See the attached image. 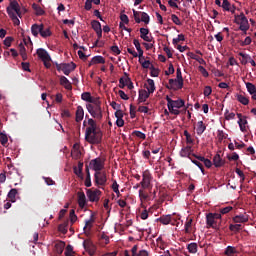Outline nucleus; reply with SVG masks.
Listing matches in <instances>:
<instances>
[{"instance_id":"1","label":"nucleus","mask_w":256,"mask_h":256,"mask_svg":"<svg viewBox=\"0 0 256 256\" xmlns=\"http://www.w3.org/2000/svg\"><path fill=\"white\" fill-rule=\"evenodd\" d=\"M86 109L89 115L93 118L87 119V128L84 138L87 143L92 145L101 144L103 140V131L99 128L96 121L101 122L103 119V110L101 104H86Z\"/></svg>"},{"instance_id":"2","label":"nucleus","mask_w":256,"mask_h":256,"mask_svg":"<svg viewBox=\"0 0 256 256\" xmlns=\"http://www.w3.org/2000/svg\"><path fill=\"white\" fill-rule=\"evenodd\" d=\"M7 15L12 20L14 26H19V19L22 18L21 8L19 7L18 1H12L9 3V6L6 8Z\"/></svg>"},{"instance_id":"3","label":"nucleus","mask_w":256,"mask_h":256,"mask_svg":"<svg viewBox=\"0 0 256 256\" xmlns=\"http://www.w3.org/2000/svg\"><path fill=\"white\" fill-rule=\"evenodd\" d=\"M166 102H168V111L171 115L179 116L181 114V108L185 107V101L183 99L173 100L166 96Z\"/></svg>"},{"instance_id":"4","label":"nucleus","mask_w":256,"mask_h":256,"mask_svg":"<svg viewBox=\"0 0 256 256\" xmlns=\"http://www.w3.org/2000/svg\"><path fill=\"white\" fill-rule=\"evenodd\" d=\"M234 18L236 19L234 23L239 25V31H243V35H246V32L250 29L248 18L243 13L235 15Z\"/></svg>"},{"instance_id":"5","label":"nucleus","mask_w":256,"mask_h":256,"mask_svg":"<svg viewBox=\"0 0 256 256\" xmlns=\"http://www.w3.org/2000/svg\"><path fill=\"white\" fill-rule=\"evenodd\" d=\"M152 174L151 171L149 170H145L144 172H142V181H140V185H142V189L144 190H152Z\"/></svg>"},{"instance_id":"6","label":"nucleus","mask_w":256,"mask_h":256,"mask_svg":"<svg viewBox=\"0 0 256 256\" xmlns=\"http://www.w3.org/2000/svg\"><path fill=\"white\" fill-rule=\"evenodd\" d=\"M55 66L57 68V71L60 72H64L65 76H69L71 74V72H73L74 70H76V64L74 62H70V63H55Z\"/></svg>"},{"instance_id":"7","label":"nucleus","mask_w":256,"mask_h":256,"mask_svg":"<svg viewBox=\"0 0 256 256\" xmlns=\"http://www.w3.org/2000/svg\"><path fill=\"white\" fill-rule=\"evenodd\" d=\"M89 165L96 173L101 172L105 168V162L101 158H96L89 162Z\"/></svg>"},{"instance_id":"8","label":"nucleus","mask_w":256,"mask_h":256,"mask_svg":"<svg viewBox=\"0 0 256 256\" xmlns=\"http://www.w3.org/2000/svg\"><path fill=\"white\" fill-rule=\"evenodd\" d=\"M86 195H87V199H89V202L98 203L99 197H101V191L89 189L87 190Z\"/></svg>"},{"instance_id":"9","label":"nucleus","mask_w":256,"mask_h":256,"mask_svg":"<svg viewBox=\"0 0 256 256\" xmlns=\"http://www.w3.org/2000/svg\"><path fill=\"white\" fill-rule=\"evenodd\" d=\"M82 247H84V250H86L89 256H94V254L96 253V246L89 239H86L84 240V242H82Z\"/></svg>"},{"instance_id":"10","label":"nucleus","mask_w":256,"mask_h":256,"mask_svg":"<svg viewBox=\"0 0 256 256\" xmlns=\"http://www.w3.org/2000/svg\"><path fill=\"white\" fill-rule=\"evenodd\" d=\"M106 173L105 172H95L94 173V183L96 185L104 187L106 185Z\"/></svg>"},{"instance_id":"11","label":"nucleus","mask_w":256,"mask_h":256,"mask_svg":"<svg viewBox=\"0 0 256 256\" xmlns=\"http://www.w3.org/2000/svg\"><path fill=\"white\" fill-rule=\"evenodd\" d=\"M166 88L169 90L177 91L179 89L183 88V80H177V79H169L168 85H166Z\"/></svg>"},{"instance_id":"12","label":"nucleus","mask_w":256,"mask_h":256,"mask_svg":"<svg viewBox=\"0 0 256 256\" xmlns=\"http://www.w3.org/2000/svg\"><path fill=\"white\" fill-rule=\"evenodd\" d=\"M81 99L86 101L87 103H89V105L101 104V102L99 101V98H95V97L91 96V93H89V92L82 93Z\"/></svg>"},{"instance_id":"13","label":"nucleus","mask_w":256,"mask_h":256,"mask_svg":"<svg viewBox=\"0 0 256 256\" xmlns=\"http://www.w3.org/2000/svg\"><path fill=\"white\" fill-rule=\"evenodd\" d=\"M36 55H38V58H40L42 62L52 61V58H50V55H48L47 50H45L43 48L37 49Z\"/></svg>"},{"instance_id":"14","label":"nucleus","mask_w":256,"mask_h":256,"mask_svg":"<svg viewBox=\"0 0 256 256\" xmlns=\"http://www.w3.org/2000/svg\"><path fill=\"white\" fill-rule=\"evenodd\" d=\"M193 155H195V154H193L192 146H186V147L181 148V150H180V157L188 158V159L192 160Z\"/></svg>"},{"instance_id":"15","label":"nucleus","mask_w":256,"mask_h":256,"mask_svg":"<svg viewBox=\"0 0 256 256\" xmlns=\"http://www.w3.org/2000/svg\"><path fill=\"white\" fill-rule=\"evenodd\" d=\"M152 93H149V91H146L144 89L139 90V99H138V103H144L146 102L147 99H149V95H151Z\"/></svg>"},{"instance_id":"16","label":"nucleus","mask_w":256,"mask_h":256,"mask_svg":"<svg viewBox=\"0 0 256 256\" xmlns=\"http://www.w3.org/2000/svg\"><path fill=\"white\" fill-rule=\"evenodd\" d=\"M77 204H79L81 208L86 206V195L84 192H77Z\"/></svg>"},{"instance_id":"17","label":"nucleus","mask_w":256,"mask_h":256,"mask_svg":"<svg viewBox=\"0 0 256 256\" xmlns=\"http://www.w3.org/2000/svg\"><path fill=\"white\" fill-rule=\"evenodd\" d=\"M44 26L43 24L38 25V24H33L31 25V34H33V36L38 37V33L44 31Z\"/></svg>"},{"instance_id":"18","label":"nucleus","mask_w":256,"mask_h":256,"mask_svg":"<svg viewBox=\"0 0 256 256\" xmlns=\"http://www.w3.org/2000/svg\"><path fill=\"white\" fill-rule=\"evenodd\" d=\"M232 222H234V224H244V223L248 222V216L236 215L232 218Z\"/></svg>"},{"instance_id":"19","label":"nucleus","mask_w":256,"mask_h":256,"mask_svg":"<svg viewBox=\"0 0 256 256\" xmlns=\"http://www.w3.org/2000/svg\"><path fill=\"white\" fill-rule=\"evenodd\" d=\"M60 85L64 86L65 90L71 91L72 90V84L69 82V79L65 76L60 77Z\"/></svg>"},{"instance_id":"20","label":"nucleus","mask_w":256,"mask_h":256,"mask_svg":"<svg viewBox=\"0 0 256 256\" xmlns=\"http://www.w3.org/2000/svg\"><path fill=\"white\" fill-rule=\"evenodd\" d=\"M91 27L93 28L94 32H96L98 38H101V24L99 23V21H91Z\"/></svg>"},{"instance_id":"21","label":"nucleus","mask_w":256,"mask_h":256,"mask_svg":"<svg viewBox=\"0 0 256 256\" xmlns=\"http://www.w3.org/2000/svg\"><path fill=\"white\" fill-rule=\"evenodd\" d=\"M239 57H241V65H247L248 62H252L254 61L250 55L243 53V52H239L238 53Z\"/></svg>"},{"instance_id":"22","label":"nucleus","mask_w":256,"mask_h":256,"mask_svg":"<svg viewBox=\"0 0 256 256\" xmlns=\"http://www.w3.org/2000/svg\"><path fill=\"white\" fill-rule=\"evenodd\" d=\"M95 222V218H94V213L91 214L90 218L86 220L85 222V226H84V231H91V229L93 228V224Z\"/></svg>"},{"instance_id":"23","label":"nucleus","mask_w":256,"mask_h":256,"mask_svg":"<svg viewBox=\"0 0 256 256\" xmlns=\"http://www.w3.org/2000/svg\"><path fill=\"white\" fill-rule=\"evenodd\" d=\"M84 119V110L82 106H77L76 109V122L80 123Z\"/></svg>"},{"instance_id":"24","label":"nucleus","mask_w":256,"mask_h":256,"mask_svg":"<svg viewBox=\"0 0 256 256\" xmlns=\"http://www.w3.org/2000/svg\"><path fill=\"white\" fill-rule=\"evenodd\" d=\"M146 92L149 93H154V91H156V86L154 85V80L152 79H147V84L144 85Z\"/></svg>"},{"instance_id":"25","label":"nucleus","mask_w":256,"mask_h":256,"mask_svg":"<svg viewBox=\"0 0 256 256\" xmlns=\"http://www.w3.org/2000/svg\"><path fill=\"white\" fill-rule=\"evenodd\" d=\"M65 248L67 247H65L64 241H58L57 243H55V252H57L58 255H62Z\"/></svg>"},{"instance_id":"26","label":"nucleus","mask_w":256,"mask_h":256,"mask_svg":"<svg viewBox=\"0 0 256 256\" xmlns=\"http://www.w3.org/2000/svg\"><path fill=\"white\" fill-rule=\"evenodd\" d=\"M149 29L147 28H140V38L145 42H151V38H149Z\"/></svg>"},{"instance_id":"27","label":"nucleus","mask_w":256,"mask_h":256,"mask_svg":"<svg viewBox=\"0 0 256 256\" xmlns=\"http://www.w3.org/2000/svg\"><path fill=\"white\" fill-rule=\"evenodd\" d=\"M16 195H18V190L17 189H11L7 193V199H9V202L16 203Z\"/></svg>"},{"instance_id":"28","label":"nucleus","mask_w":256,"mask_h":256,"mask_svg":"<svg viewBox=\"0 0 256 256\" xmlns=\"http://www.w3.org/2000/svg\"><path fill=\"white\" fill-rule=\"evenodd\" d=\"M98 64H105V58H103V56H94L93 59H91L89 66Z\"/></svg>"},{"instance_id":"29","label":"nucleus","mask_w":256,"mask_h":256,"mask_svg":"<svg viewBox=\"0 0 256 256\" xmlns=\"http://www.w3.org/2000/svg\"><path fill=\"white\" fill-rule=\"evenodd\" d=\"M192 223H193V219L188 217L186 218V222H185V233L186 234H192Z\"/></svg>"},{"instance_id":"30","label":"nucleus","mask_w":256,"mask_h":256,"mask_svg":"<svg viewBox=\"0 0 256 256\" xmlns=\"http://www.w3.org/2000/svg\"><path fill=\"white\" fill-rule=\"evenodd\" d=\"M206 219V224L209 228L217 229V220L219 219L212 218L211 216L206 217Z\"/></svg>"},{"instance_id":"31","label":"nucleus","mask_w":256,"mask_h":256,"mask_svg":"<svg viewBox=\"0 0 256 256\" xmlns=\"http://www.w3.org/2000/svg\"><path fill=\"white\" fill-rule=\"evenodd\" d=\"M74 174H76L77 177L83 178V162H79L77 167H74Z\"/></svg>"},{"instance_id":"32","label":"nucleus","mask_w":256,"mask_h":256,"mask_svg":"<svg viewBox=\"0 0 256 256\" xmlns=\"http://www.w3.org/2000/svg\"><path fill=\"white\" fill-rule=\"evenodd\" d=\"M215 168H220L224 165V161L221 159V155L216 154L213 160Z\"/></svg>"},{"instance_id":"33","label":"nucleus","mask_w":256,"mask_h":256,"mask_svg":"<svg viewBox=\"0 0 256 256\" xmlns=\"http://www.w3.org/2000/svg\"><path fill=\"white\" fill-rule=\"evenodd\" d=\"M206 129H207V127L205 126V124H203V121L197 122V135L198 136H202L203 132H205Z\"/></svg>"},{"instance_id":"34","label":"nucleus","mask_w":256,"mask_h":256,"mask_svg":"<svg viewBox=\"0 0 256 256\" xmlns=\"http://www.w3.org/2000/svg\"><path fill=\"white\" fill-rule=\"evenodd\" d=\"M31 8H33V10L35 11L36 16L45 15V11L41 9L40 5L34 3L33 5H31Z\"/></svg>"},{"instance_id":"35","label":"nucleus","mask_w":256,"mask_h":256,"mask_svg":"<svg viewBox=\"0 0 256 256\" xmlns=\"http://www.w3.org/2000/svg\"><path fill=\"white\" fill-rule=\"evenodd\" d=\"M186 249H188L189 253L195 254L198 252V245L197 243L192 242L186 246Z\"/></svg>"},{"instance_id":"36","label":"nucleus","mask_w":256,"mask_h":256,"mask_svg":"<svg viewBox=\"0 0 256 256\" xmlns=\"http://www.w3.org/2000/svg\"><path fill=\"white\" fill-rule=\"evenodd\" d=\"M157 221L161 222L162 225H169L171 223V215H163Z\"/></svg>"},{"instance_id":"37","label":"nucleus","mask_w":256,"mask_h":256,"mask_svg":"<svg viewBox=\"0 0 256 256\" xmlns=\"http://www.w3.org/2000/svg\"><path fill=\"white\" fill-rule=\"evenodd\" d=\"M146 190H149V189L140 188L139 190L140 201H146L147 199H149V194L146 192Z\"/></svg>"},{"instance_id":"38","label":"nucleus","mask_w":256,"mask_h":256,"mask_svg":"<svg viewBox=\"0 0 256 256\" xmlns=\"http://www.w3.org/2000/svg\"><path fill=\"white\" fill-rule=\"evenodd\" d=\"M243 230L242 224H231L229 225V231L234 232L235 234Z\"/></svg>"},{"instance_id":"39","label":"nucleus","mask_w":256,"mask_h":256,"mask_svg":"<svg viewBox=\"0 0 256 256\" xmlns=\"http://www.w3.org/2000/svg\"><path fill=\"white\" fill-rule=\"evenodd\" d=\"M236 99L238 100L239 103L243 104L244 106H247L250 103V100L242 94H238L236 96Z\"/></svg>"},{"instance_id":"40","label":"nucleus","mask_w":256,"mask_h":256,"mask_svg":"<svg viewBox=\"0 0 256 256\" xmlns=\"http://www.w3.org/2000/svg\"><path fill=\"white\" fill-rule=\"evenodd\" d=\"M239 129L241 132H246V125H248V121L246 119H239L238 120Z\"/></svg>"},{"instance_id":"41","label":"nucleus","mask_w":256,"mask_h":256,"mask_svg":"<svg viewBox=\"0 0 256 256\" xmlns=\"http://www.w3.org/2000/svg\"><path fill=\"white\" fill-rule=\"evenodd\" d=\"M224 254L225 255H238V251L233 246H227Z\"/></svg>"},{"instance_id":"42","label":"nucleus","mask_w":256,"mask_h":256,"mask_svg":"<svg viewBox=\"0 0 256 256\" xmlns=\"http://www.w3.org/2000/svg\"><path fill=\"white\" fill-rule=\"evenodd\" d=\"M139 18L140 22H144L145 25H148L151 20V18L146 12H142V16H140Z\"/></svg>"},{"instance_id":"43","label":"nucleus","mask_w":256,"mask_h":256,"mask_svg":"<svg viewBox=\"0 0 256 256\" xmlns=\"http://www.w3.org/2000/svg\"><path fill=\"white\" fill-rule=\"evenodd\" d=\"M7 135L3 132H0V145H2V147H7Z\"/></svg>"},{"instance_id":"44","label":"nucleus","mask_w":256,"mask_h":256,"mask_svg":"<svg viewBox=\"0 0 256 256\" xmlns=\"http://www.w3.org/2000/svg\"><path fill=\"white\" fill-rule=\"evenodd\" d=\"M84 185L89 188L91 187V174L89 173V168L86 167V181L84 182Z\"/></svg>"},{"instance_id":"45","label":"nucleus","mask_w":256,"mask_h":256,"mask_svg":"<svg viewBox=\"0 0 256 256\" xmlns=\"http://www.w3.org/2000/svg\"><path fill=\"white\" fill-rule=\"evenodd\" d=\"M38 35H40L41 38H48L52 36V31H50V28H46L45 30L39 32Z\"/></svg>"},{"instance_id":"46","label":"nucleus","mask_w":256,"mask_h":256,"mask_svg":"<svg viewBox=\"0 0 256 256\" xmlns=\"http://www.w3.org/2000/svg\"><path fill=\"white\" fill-rule=\"evenodd\" d=\"M246 89L248 90L249 94H255L256 93L255 85L250 83V82L246 83Z\"/></svg>"},{"instance_id":"47","label":"nucleus","mask_w":256,"mask_h":256,"mask_svg":"<svg viewBox=\"0 0 256 256\" xmlns=\"http://www.w3.org/2000/svg\"><path fill=\"white\" fill-rule=\"evenodd\" d=\"M219 7H222V9H224V11H231V3L227 0H223L222 4H220Z\"/></svg>"},{"instance_id":"48","label":"nucleus","mask_w":256,"mask_h":256,"mask_svg":"<svg viewBox=\"0 0 256 256\" xmlns=\"http://www.w3.org/2000/svg\"><path fill=\"white\" fill-rule=\"evenodd\" d=\"M132 11H133V13H134V20H135V23L140 24V17H142V13H144V12L135 11V9L132 10Z\"/></svg>"},{"instance_id":"49","label":"nucleus","mask_w":256,"mask_h":256,"mask_svg":"<svg viewBox=\"0 0 256 256\" xmlns=\"http://www.w3.org/2000/svg\"><path fill=\"white\" fill-rule=\"evenodd\" d=\"M224 139H226V133H224L223 130L217 131V140H219V143H221Z\"/></svg>"},{"instance_id":"50","label":"nucleus","mask_w":256,"mask_h":256,"mask_svg":"<svg viewBox=\"0 0 256 256\" xmlns=\"http://www.w3.org/2000/svg\"><path fill=\"white\" fill-rule=\"evenodd\" d=\"M132 135H134L135 137L141 139V140H146V134H144L143 132L137 131L135 130Z\"/></svg>"},{"instance_id":"51","label":"nucleus","mask_w":256,"mask_h":256,"mask_svg":"<svg viewBox=\"0 0 256 256\" xmlns=\"http://www.w3.org/2000/svg\"><path fill=\"white\" fill-rule=\"evenodd\" d=\"M65 256H74V251L71 245H67V248H65L64 252Z\"/></svg>"},{"instance_id":"52","label":"nucleus","mask_w":256,"mask_h":256,"mask_svg":"<svg viewBox=\"0 0 256 256\" xmlns=\"http://www.w3.org/2000/svg\"><path fill=\"white\" fill-rule=\"evenodd\" d=\"M150 76L157 78V76H159V70L154 68V66H150Z\"/></svg>"},{"instance_id":"53","label":"nucleus","mask_w":256,"mask_h":256,"mask_svg":"<svg viewBox=\"0 0 256 256\" xmlns=\"http://www.w3.org/2000/svg\"><path fill=\"white\" fill-rule=\"evenodd\" d=\"M175 73V67L172 63H169L168 71L164 72V75L169 76Z\"/></svg>"},{"instance_id":"54","label":"nucleus","mask_w":256,"mask_h":256,"mask_svg":"<svg viewBox=\"0 0 256 256\" xmlns=\"http://www.w3.org/2000/svg\"><path fill=\"white\" fill-rule=\"evenodd\" d=\"M77 221V215L74 209L70 210V223L74 224Z\"/></svg>"},{"instance_id":"55","label":"nucleus","mask_w":256,"mask_h":256,"mask_svg":"<svg viewBox=\"0 0 256 256\" xmlns=\"http://www.w3.org/2000/svg\"><path fill=\"white\" fill-rule=\"evenodd\" d=\"M140 65H141L142 68H144V69H151V67H154V66L151 64V61H149V60H145L144 62H141Z\"/></svg>"},{"instance_id":"56","label":"nucleus","mask_w":256,"mask_h":256,"mask_svg":"<svg viewBox=\"0 0 256 256\" xmlns=\"http://www.w3.org/2000/svg\"><path fill=\"white\" fill-rule=\"evenodd\" d=\"M181 41H185V35H183V34H180V35H178V38L173 39V45H177Z\"/></svg>"},{"instance_id":"57","label":"nucleus","mask_w":256,"mask_h":256,"mask_svg":"<svg viewBox=\"0 0 256 256\" xmlns=\"http://www.w3.org/2000/svg\"><path fill=\"white\" fill-rule=\"evenodd\" d=\"M212 94V88L210 86H205L203 89V96L209 97Z\"/></svg>"},{"instance_id":"58","label":"nucleus","mask_w":256,"mask_h":256,"mask_svg":"<svg viewBox=\"0 0 256 256\" xmlns=\"http://www.w3.org/2000/svg\"><path fill=\"white\" fill-rule=\"evenodd\" d=\"M198 71L200 73H202V76L204 78H208L209 77V72H207V70L203 66H198Z\"/></svg>"},{"instance_id":"59","label":"nucleus","mask_w":256,"mask_h":256,"mask_svg":"<svg viewBox=\"0 0 256 256\" xmlns=\"http://www.w3.org/2000/svg\"><path fill=\"white\" fill-rule=\"evenodd\" d=\"M184 136L186 137V144H192L193 143L192 135H190V133H188L187 130H185Z\"/></svg>"},{"instance_id":"60","label":"nucleus","mask_w":256,"mask_h":256,"mask_svg":"<svg viewBox=\"0 0 256 256\" xmlns=\"http://www.w3.org/2000/svg\"><path fill=\"white\" fill-rule=\"evenodd\" d=\"M171 21H173L174 25H181L180 18H178V16H176L175 14L171 15Z\"/></svg>"},{"instance_id":"61","label":"nucleus","mask_w":256,"mask_h":256,"mask_svg":"<svg viewBox=\"0 0 256 256\" xmlns=\"http://www.w3.org/2000/svg\"><path fill=\"white\" fill-rule=\"evenodd\" d=\"M120 21L122 24L128 25L129 24V16L122 14L120 15Z\"/></svg>"},{"instance_id":"62","label":"nucleus","mask_w":256,"mask_h":256,"mask_svg":"<svg viewBox=\"0 0 256 256\" xmlns=\"http://www.w3.org/2000/svg\"><path fill=\"white\" fill-rule=\"evenodd\" d=\"M190 160H191V163L197 165L198 169H200V171H202V174L205 172V170L203 169L202 163H200L197 160H193V159H190Z\"/></svg>"},{"instance_id":"63","label":"nucleus","mask_w":256,"mask_h":256,"mask_svg":"<svg viewBox=\"0 0 256 256\" xmlns=\"http://www.w3.org/2000/svg\"><path fill=\"white\" fill-rule=\"evenodd\" d=\"M11 43H13V37H6V39H4V46L7 48L11 47Z\"/></svg>"},{"instance_id":"64","label":"nucleus","mask_w":256,"mask_h":256,"mask_svg":"<svg viewBox=\"0 0 256 256\" xmlns=\"http://www.w3.org/2000/svg\"><path fill=\"white\" fill-rule=\"evenodd\" d=\"M209 217H211L212 219H221V214H219V213H208L207 214V216H206V218H209Z\"/></svg>"}]
</instances>
